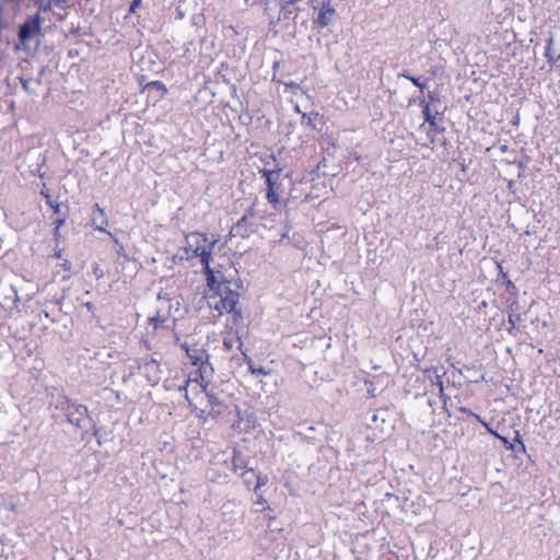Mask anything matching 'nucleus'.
Returning <instances> with one entry per match:
<instances>
[{
  "mask_svg": "<svg viewBox=\"0 0 560 560\" xmlns=\"http://www.w3.org/2000/svg\"><path fill=\"white\" fill-rule=\"evenodd\" d=\"M300 12L301 9L299 7L278 4L277 9H275L270 3L265 4V14L269 20V30L272 31L275 35H277L279 31H294L295 20Z\"/></svg>",
  "mask_w": 560,
  "mask_h": 560,
  "instance_id": "nucleus-4",
  "label": "nucleus"
},
{
  "mask_svg": "<svg viewBox=\"0 0 560 560\" xmlns=\"http://www.w3.org/2000/svg\"><path fill=\"white\" fill-rule=\"evenodd\" d=\"M315 428L313 425L307 427V431L313 432Z\"/></svg>",
  "mask_w": 560,
  "mask_h": 560,
  "instance_id": "nucleus-51",
  "label": "nucleus"
},
{
  "mask_svg": "<svg viewBox=\"0 0 560 560\" xmlns=\"http://www.w3.org/2000/svg\"><path fill=\"white\" fill-rule=\"evenodd\" d=\"M19 79L24 91L30 92V82L32 81V79H25L23 77H20Z\"/></svg>",
  "mask_w": 560,
  "mask_h": 560,
  "instance_id": "nucleus-34",
  "label": "nucleus"
},
{
  "mask_svg": "<svg viewBox=\"0 0 560 560\" xmlns=\"http://www.w3.org/2000/svg\"><path fill=\"white\" fill-rule=\"evenodd\" d=\"M253 232V222L250 220H246V217H242L235 224H233L230 233L233 234L234 236L247 238Z\"/></svg>",
  "mask_w": 560,
  "mask_h": 560,
  "instance_id": "nucleus-13",
  "label": "nucleus"
},
{
  "mask_svg": "<svg viewBox=\"0 0 560 560\" xmlns=\"http://www.w3.org/2000/svg\"><path fill=\"white\" fill-rule=\"evenodd\" d=\"M209 383L210 382L200 383L189 388L196 395L205 394L208 405L210 407V410L208 411V417L217 419L225 412L228 406L215 393L208 388Z\"/></svg>",
  "mask_w": 560,
  "mask_h": 560,
  "instance_id": "nucleus-5",
  "label": "nucleus"
},
{
  "mask_svg": "<svg viewBox=\"0 0 560 560\" xmlns=\"http://www.w3.org/2000/svg\"><path fill=\"white\" fill-rule=\"evenodd\" d=\"M205 412H206L205 410H200L199 418H202V417H203V415H205Z\"/></svg>",
  "mask_w": 560,
  "mask_h": 560,
  "instance_id": "nucleus-53",
  "label": "nucleus"
},
{
  "mask_svg": "<svg viewBox=\"0 0 560 560\" xmlns=\"http://www.w3.org/2000/svg\"><path fill=\"white\" fill-rule=\"evenodd\" d=\"M242 217H246V220H252L255 217V208L252 205Z\"/></svg>",
  "mask_w": 560,
  "mask_h": 560,
  "instance_id": "nucleus-32",
  "label": "nucleus"
},
{
  "mask_svg": "<svg viewBox=\"0 0 560 560\" xmlns=\"http://www.w3.org/2000/svg\"><path fill=\"white\" fill-rule=\"evenodd\" d=\"M474 419H476L478 422H480L487 429L488 432L500 438L505 444L508 443V440L505 438L498 435L479 415L475 413Z\"/></svg>",
  "mask_w": 560,
  "mask_h": 560,
  "instance_id": "nucleus-26",
  "label": "nucleus"
},
{
  "mask_svg": "<svg viewBox=\"0 0 560 560\" xmlns=\"http://www.w3.org/2000/svg\"><path fill=\"white\" fill-rule=\"evenodd\" d=\"M485 375H481L480 378L469 380V382L478 383L479 381H483Z\"/></svg>",
  "mask_w": 560,
  "mask_h": 560,
  "instance_id": "nucleus-48",
  "label": "nucleus"
},
{
  "mask_svg": "<svg viewBox=\"0 0 560 560\" xmlns=\"http://www.w3.org/2000/svg\"><path fill=\"white\" fill-rule=\"evenodd\" d=\"M231 469L234 472H243L246 471L248 468V459L243 456L242 452L238 448L233 450V455L231 458Z\"/></svg>",
  "mask_w": 560,
  "mask_h": 560,
  "instance_id": "nucleus-15",
  "label": "nucleus"
},
{
  "mask_svg": "<svg viewBox=\"0 0 560 560\" xmlns=\"http://www.w3.org/2000/svg\"><path fill=\"white\" fill-rule=\"evenodd\" d=\"M398 77L409 80L421 91H423L427 88L425 83L421 82L419 78L411 75L408 71H402V72L398 73Z\"/></svg>",
  "mask_w": 560,
  "mask_h": 560,
  "instance_id": "nucleus-23",
  "label": "nucleus"
},
{
  "mask_svg": "<svg viewBox=\"0 0 560 560\" xmlns=\"http://www.w3.org/2000/svg\"><path fill=\"white\" fill-rule=\"evenodd\" d=\"M278 67H279V61H275L273 66H272L273 70H276Z\"/></svg>",
  "mask_w": 560,
  "mask_h": 560,
  "instance_id": "nucleus-50",
  "label": "nucleus"
},
{
  "mask_svg": "<svg viewBox=\"0 0 560 560\" xmlns=\"http://www.w3.org/2000/svg\"><path fill=\"white\" fill-rule=\"evenodd\" d=\"M237 270L211 269L206 275L207 287L209 288L208 304L219 312L233 313L235 319L242 318V312L237 308L240 301L238 290L243 289V282L234 279Z\"/></svg>",
  "mask_w": 560,
  "mask_h": 560,
  "instance_id": "nucleus-1",
  "label": "nucleus"
},
{
  "mask_svg": "<svg viewBox=\"0 0 560 560\" xmlns=\"http://www.w3.org/2000/svg\"><path fill=\"white\" fill-rule=\"evenodd\" d=\"M458 411H459L460 413H464V415H466V416H468V417H471V418H474V416H475V412H474V411H471L470 409L466 408V407H459V408H458Z\"/></svg>",
  "mask_w": 560,
  "mask_h": 560,
  "instance_id": "nucleus-39",
  "label": "nucleus"
},
{
  "mask_svg": "<svg viewBox=\"0 0 560 560\" xmlns=\"http://www.w3.org/2000/svg\"><path fill=\"white\" fill-rule=\"evenodd\" d=\"M259 173L265 177L267 189H270V187H277L278 188V182L280 179V173L281 168H273V170H267L264 168L259 171Z\"/></svg>",
  "mask_w": 560,
  "mask_h": 560,
  "instance_id": "nucleus-16",
  "label": "nucleus"
},
{
  "mask_svg": "<svg viewBox=\"0 0 560 560\" xmlns=\"http://www.w3.org/2000/svg\"><path fill=\"white\" fill-rule=\"evenodd\" d=\"M70 275L63 276V280L69 279Z\"/></svg>",
  "mask_w": 560,
  "mask_h": 560,
  "instance_id": "nucleus-54",
  "label": "nucleus"
},
{
  "mask_svg": "<svg viewBox=\"0 0 560 560\" xmlns=\"http://www.w3.org/2000/svg\"><path fill=\"white\" fill-rule=\"evenodd\" d=\"M335 15L336 10L331 4V0H323L318 8L317 16L314 19L313 23L318 28L327 27L331 24Z\"/></svg>",
  "mask_w": 560,
  "mask_h": 560,
  "instance_id": "nucleus-9",
  "label": "nucleus"
},
{
  "mask_svg": "<svg viewBox=\"0 0 560 560\" xmlns=\"http://www.w3.org/2000/svg\"><path fill=\"white\" fill-rule=\"evenodd\" d=\"M364 385L366 387V393H368L369 397L374 398L376 396V387H375L374 382L370 381V380H366L364 382Z\"/></svg>",
  "mask_w": 560,
  "mask_h": 560,
  "instance_id": "nucleus-28",
  "label": "nucleus"
},
{
  "mask_svg": "<svg viewBox=\"0 0 560 560\" xmlns=\"http://www.w3.org/2000/svg\"><path fill=\"white\" fill-rule=\"evenodd\" d=\"M139 370L152 386L156 385L161 378L163 371L160 363L153 358H144L139 363Z\"/></svg>",
  "mask_w": 560,
  "mask_h": 560,
  "instance_id": "nucleus-8",
  "label": "nucleus"
},
{
  "mask_svg": "<svg viewBox=\"0 0 560 560\" xmlns=\"http://www.w3.org/2000/svg\"><path fill=\"white\" fill-rule=\"evenodd\" d=\"M66 222V215H61V217H58L56 220H55V225H56V230H58L61 225H63Z\"/></svg>",
  "mask_w": 560,
  "mask_h": 560,
  "instance_id": "nucleus-38",
  "label": "nucleus"
},
{
  "mask_svg": "<svg viewBox=\"0 0 560 560\" xmlns=\"http://www.w3.org/2000/svg\"><path fill=\"white\" fill-rule=\"evenodd\" d=\"M40 194L45 198L46 205L47 206H52V199H51V196L49 195V192L47 190H42Z\"/></svg>",
  "mask_w": 560,
  "mask_h": 560,
  "instance_id": "nucleus-37",
  "label": "nucleus"
},
{
  "mask_svg": "<svg viewBox=\"0 0 560 560\" xmlns=\"http://www.w3.org/2000/svg\"><path fill=\"white\" fill-rule=\"evenodd\" d=\"M187 242L194 241L195 247L197 246H208V244L211 242L207 234L200 233V232H194L186 236Z\"/></svg>",
  "mask_w": 560,
  "mask_h": 560,
  "instance_id": "nucleus-21",
  "label": "nucleus"
},
{
  "mask_svg": "<svg viewBox=\"0 0 560 560\" xmlns=\"http://www.w3.org/2000/svg\"><path fill=\"white\" fill-rule=\"evenodd\" d=\"M55 7V0H38L40 11L48 12Z\"/></svg>",
  "mask_w": 560,
  "mask_h": 560,
  "instance_id": "nucleus-27",
  "label": "nucleus"
},
{
  "mask_svg": "<svg viewBox=\"0 0 560 560\" xmlns=\"http://www.w3.org/2000/svg\"><path fill=\"white\" fill-rule=\"evenodd\" d=\"M553 46V36L550 34L549 37L546 40V47H545V57L547 58L548 63L550 67H552L557 61L560 60V55L555 56L552 51Z\"/></svg>",
  "mask_w": 560,
  "mask_h": 560,
  "instance_id": "nucleus-19",
  "label": "nucleus"
},
{
  "mask_svg": "<svg viewBox=\"0 0 560 560\" xmlns=\"http://www.w3.org/2000/svg\"><path fill=\"white\" fill-rule=\"evenodd\" d=\"M509 322L512 324V327H515V320L512 318V316H509Z\"/></svg>",
  "mask_w": 560,
  "mask_h": 560,
  "instance_id": "nucleus-49",
  "label": "nucleus"
},
{
  "mask_svg": "<svg viewBox=\"0 0 560 560\" xmlns=\"http://www.w3.org/2000/svg\"><path fill=\"white\" fill-rule=\"evenodd\" d=\"M56 214H60V205L52 200V206H49Z\"/></svg>",
  "mask_w": 560,
  "mask_h": 560,
  "instance_id": "nucleus-41",
  "label": "nucleus"
},
{
  "mask_svg": "<svg viewBox=\"0 0 560 560\" xmlns=\"http://www.w3.org/2000/svg\"><path fill=\"white\" fill-rule=\"evenodd\" d=\"M42 33V19L39 13L28 16L20 26L18 37L22 44H26L35 35Z\"/></svg>",
  "mask_w": 560,
  "mask_h": 560,
  "instance_id": "nucleus-7",
  "label": "nucleus"
},
{
  "mask_svg": "<svg viewBox=\"0 0 560 560\" xmlns=\"http://www.w3.org/2000/svg\"><path fill=\"white\" fill-rule=\"evenodd\" d=\"M267 201L272 205L273 208H278L280 205L279 195L277 192V187H270V189H267L266 195Z\"/></svg>",
  "mask_w": 560,
  "mask_h": 560,
  "instance_id": "nucleus-22",
  "label": "nucleus"
},
{
  "mask_svg": "<svg viewBox=\"0 0 560 560\" xmlns=\"http://www.w3.org/2000/svg\"><path fill=\"white\" fill-rule=\"evenodd\" d=\"M141 0H132L129 7V13H135L136 10L140 7Z\"/></svg>",
  "mask_w": 560,
  "mask_h": 560,
  "instance_id": "nucleus-35",
  "label": "nucleus"
},
{
  "mask_svg": "<svg viewBox=\"0 0 560 560\" xmlns=\"http://www.w3.org/2000/svg\"><path fill=\"white\" fill-rule=\"evenodd\" d=\"M218 243V240H211L208 246H197L192 249V254L189 257H199L201 265L203 266L205 276L208 273V270H211L210 260L212 250Z\"/></svg>",
  "mask_w": 560,
  "mask_h": 560,
  "instance_id": "nucleus-10",
  "label": "nucleus"
},
{
  "mask_svg": "<svg viewBox=\"0 0 560 560\" xmlns=\"http://www.w3.org/2000/svg\"><path fill=\"white\" fill-rule=\"evenodd\" d=\"M506 283H508V287H509V285L514 287V284L512 283V281H511V280H509V279H508Z\"/></svg>",
  "mask_w": 560,
  "mask_h": 560,
  "instance_id": "nucleus-52",
  "label": "nucleus"
},
{
  "mask_svg": "<svg viewBox=\"0 0 560 560\" xmlns=\"http://www.w3.org/2000/svg\"><path fill=\"white\" fill-rule=\"evenodd\" d=\"M255 477H256V485L253 489L254 493L255 494H258V491H260V488L266 486L268 483V476L266 475H261V474H256L255 472Z\"/></svg>",
  "mask_w": 560,
  "mask_h": 560,
  "instance_id": "nucleus-25",
  "label": "nucleus"
},
{
  "mask_svg": "<svg viewBox=\"0 0 560 560\" xmlns=\"http://www.w3.org/2000/svg\"><path fill=\"white\" fill-rule=\"evenodd\" d=\"M424 122L428 124L427 135L430 138V142L432 144H436L441 142L443 145L446 143V140L440 139V135L445 132V127L440 125L438 121L439 116H443V113L435 114L430 112V107L428 105L424 106V110H422Z\"/></svg>",
  "mask_w": 560,
  "mask_h": 560,
  "instance_id": "nucleus-6",
  "label": "nucleus"
},
{
  "mask_svg": "<svg viewBox=\"0 0 560 560\" xmlns=\"http://www.w3.org/2000/svg\"><path fill=\"white\" fill-rule=\"evenodd\" d=\"M192 249H194V248H192V245H191V244H189L187 247H185L186 258H187V259H189V258H190V257H188V256H190V255L192 254Z\"/></svg>",
  "mask_w": 560,
  "mask_h": 560,
  "instance_id": "nucleus-44",
  "label": "nucleus"
},
{
  "mask_svg": "<svg viewBox=\"0 0 560 560\" xmlns=\"http://www.w3.org/2000/svg\"><path fill=\"white\" fill-rule=\"evenodd\" d=\"M509 448L514 450V445L510 444Z\"/></svg>",
  "mask_w": 560,
  "mask_h": 560,
  "instance_id": "nucleus-55",
  "label": "nucleus"
},
{
  "mask_svg": "<svg viewBox=\"0 0 560 560\" xmlns=\"http://www.w3.org/2000/svg\"><path fill=\"white\" fill-rule=\"evenodd\" d=\"M419 105L424 110V106L428 105L430 107L431 113L441 114V95L439 91H429L428 92V101L424 98L419 100Z\"/></svg>",
  "mask_w": 560,
  "mask_h": 560,
  "instance_id": "nucleus-14",
  "label": "nucleus"
},
{
  "mask_svg": "<svg viewBox=\"0 0 560 560\" xmlns=\"http://www.w3.org/2000/svg\"><path fill=\"white\" fill-rule=\"evenodd\" d=\"M55 7L61 10L69 8L68 0H55Z\"/></svg>",
  "mask_w": 560,
  "mask_h": 560,
  "instance_id": "nucleus-33",
  "label": "nucleus"
},
{
  "mask_svg": "<svg viewBox=\"0 0 560 560\" xmlns=\"http://www.w3.org/2000/svg\"><path fill=\"white\" fill-rule=\"evenodd\" d=\"M248 474H252L255 476V470L254 469H247L246 471H243V472H240L241 477L244 479V483L249 487L252 485V479H248L247 478V475Z\"/></svg>",
  "mask_w": 560,
  "mask_h": 560,
  "instance_id": "nucleus-30",
  "label": "nucleus"
},
{
  "mask_svg": "<svg viewBox=\"0 0 560 560\" xmlns=\"http://www.w3.org/2000/svg\"><path fill=\"white\" fill-rule=\"evenodd\" d=\"M515 442H517L520 444L521 450L523 452H525V445H524V443H523V441H522V439H521L518 433H516Z\"/></svg>",
  "mask_w": 560,
  "mask_h": 560,
  "instance_id": "nucleus-42",
  "label": "nucleus"
},
{
  "mask_svg": "<svg viewBox=\"0 0 560 560\" xmlns=\"http://www.w3.org/2000/svg\"><path fill=\"white\" fill-rule=\"evenodd\" d=\"M257 497V500H256V504L260 505L264 510H267V509H270L267 500L264 498L262 493L260 491H258V494H256Z\"/></svg>",
  "mask_w": 560,
  "mask_h": 560,
  "instance_id": "nucleus-29",
  "label": "nucleus"
},
{
  "mask_svg": "<svg viewBox=\"0 0 560 560\" xmlns=\"http://www.w3.org/2000/svg\"><path fill=\"white\" fill-rule=\"evenodd\" d=\"M61 268L67 271V272H70L71 270V262L68 260V259H63V262L60 264Z\"/></svg>",
  "mask_w": 560,
  "mask_h": 560,
  "instance_id": "nucleus-40",
  "label": "nucleus"
},
{
  "mask_svg": "<svg viewBox=\"0 0 560 560\" xmlns=\"http://www.w3.org/2000/svg\"><path fill=\"white\" fill-rule=\"evenodd\" d=\"M94 275L97 279L103 277V270L100 269L97 266L94 268Z\"/></svg>",
  "mask_w": 560,
  "mask_h": 560,
  "instance_id": "nucleus-45",
  "label": "nucleus"
},
{
  "mask_svg": "<svg viewBox=\"0 0 560 560\" xmlns=\"http://www.w3.org/2000/svg\"><path fill=\"white\" fill-rule=\"evenodd\" d=\"M49 408L52 410V418L63 417L69 424L80 430L91 428L92 434L97 438L100 429L90 417L85 405L69 398L62 393H58L57 395H51Z\"/></svg>",
  "mask_w": 560,
  "mask_h": 560,
  "instance_id": "nucleus-3",
  "label": "nucleus"
},
{
  "mask_svg": "<svg viewBox=\"0 0 560 560\" xmlns=\"http://www.w3.org/2000/svg\"><path fill=\"white\" fill-rule=\"evenodd\" d=\"M158 300L159 302L161 303V307L166 305L167 307V313L166 314H161V308H159L158 313L155 316H152L149 318V325L152 326V328L154 330H156L158 328L160 327H163L164 324L167 322L168 319V315L171 313V308H172V303H171V300L168 298H165L163 296L161 293L158 295Z\"/></svg>",
  "mask_w": 560,
  "mask_h": 560,
  "instance_id": "nucleus-11",
  "label": "nucleus"
},
{
  "mask_svg": "<svg viewBox=\"0 0 560 560\" xmlns=\"http://www.w3.org/2000/svg\"><path fill=\"white\" fill-rule=\"evenodd\" d=\"M83 305L89 312H94V304L92 302H85Z\"/></svg>",
  "mask_w": 560,
  "mask_h": 560,
  "instance_id": "nucleus-43",
  "label": "nucleus"
},
{
  "mask_svg": "<svg viewBox=\"0 0 560 560\" xmlns=\"http://www.w3.org/2000/svg\"><path fill=\"white\" fill-rule=\"evenodd\" d=\"M235 345H237V349L243 354V352L245 351L243 350V341L238 335H236L235 337H225L223 339V348L226 351H231L235 347Z\"/></svg>",
  "mask_w": 560,
  "mask_h": 560,
  "instance_id": "nucleus-20",
  "label": "nucleus"
},
{
  "mask_svg": "<svg viewBox=\"0 0 560 560\" xmlns=\"http://www.w3.org/2000/svg\"><path fill=\"white\" fill-rule=\"evenodd\" d=\"M107 234L113 238L115 244V252L119 257L125 258L126 260L129 259L128 255L125 252L124 245L119 242V240L112 233L107 232Z\"/></svg>",
  "mask_w": 560,
  "mask_h": 560,
  "instance_id": "nucleus-24",
  "label": "nucleus"
},
{
  "mask_svg": "<svg viewBox=\"0 0 560 560\" xmlns=\"http://www.w3.org/2000/svg\"><path fill=\"white\" fill-rule=\"evenodd\" d=\"M182 350L185 351L189 363L196 368L195 373H190L184 384L178 387L179 390L184 392V396L188 406L191 409H196V405L189 397V387L198 385L200 383L210 382L214 375V368L210 362V354L203 346L197 343L189 345L188 342L180 343Z\"/></svg>",
  "mask_w": 560,
  "mask_h": 560,
  "instance_id": "nucleus-2",
  "label": "nucleus"
},
{
  "mask_svg": "<svg viewBox=\"0 0 560 560\" xmlns=\"http://www.w3.org/2000/svg\"><path fill=\"white\" fill-rule=\"evenodd\" d=\"M55 257H56L57 259H60V262H63V259H65V258H62V252H61V249H59V250L55 252Z\"/></svg>",
  "mask_w": 560,
  "mask_h": 560,
  "instance_id": "nucleus-47",
  "label": "nucleus"
},
{
  "mask_svg": "<svg viewBox=\"0 0 560 560\" xmlns=\"http://www.w3.org/2000/svg\"><path fill=\"white\" fill-rule=\"evenodd\" d=\"M266 3H270V5L275 9H277V5L279 4V0H266Z\"/></svg>",
  "mask_w": 560,
  "mask_h": 560,
  "instance_id": "nucleus-46",
  "label": "nucleus"
},
{
  "mask_svg": "<svg viewBox=\"0 0 560 560\" xmlns=\"http://www.w3.org/2000/svg\"><path fill=\"white\" fill-rule=\"evenodd\" d=\"M312 115H313V113H311V114H303V116H302V124H305L307 126H312Z\"/></svg>",
  "mask_w": 560,
  "mask_h": 560,
  "instance_id": "nucleus-36",
  "label": "nucleus"
},
{
  "mask_svg": "<svg viewBox=\"0 0 560 560\" xmlns=\"http://www.w3.org/2000/svg\"><path fill=\"white\" fill-rule=\"evenodd\" d=\"M428 373H433V380H432V384L433 385H436V387L439 388V397L441 398V400L443 401L444 405H446L447 402V399H448V396L445 394L444 392V386H443V381H442V375L438 373V369L436 368H430L427 370Z\"/></svg>",
  "mask_w": 560,
  "mask_h": 560,
  "instance_id": "nucleus-17",
  "label": "nucleus"
},
{
  "mask_svg": "<svg viewBox=\"0 0 560 560\" xmlns=\"http://www.w3.org/2000/svg\"><path fill=\"white\" fill-rule=\"evenodd\" d=\"M91 225L94 230H97L100 232H104L107 234V225H108V218L105 212V210L98 205L95 203L92 209L91 213Z\"/></svg>",
  "mask_w": 560,
  "mask_h": 560,
  "instance_id": "nucleus-12",
  "label": "nucleus"
},
{
  "mask_svg": "<svg viewBox=\"0 0 560 560\" xmlns=\"http://www.w3.org/2000/svg\"><path fill=\"white\" fill-rule=\"evenodd\" d=\"M149 86H153L155 88L156 90H160L162 91L163 93H166V88H165V84L162 83L161 81H152L148 84Z\"/></svg>",
  "mask_w": 560,
  "mask_h": 560,
  "instance_id": "nucleus-31",
  "label": "nucleus"
},
{
  "mask_svg": "<svg viewBox=\"0 0 560 560\" xmlns=\"http://www.w3.org/2000/svg\"><path fill=\"white\" fill-rule=\"evenodd\" d=\"M243 360L246 363L250 374H253L255 376H259V375L266 376V375L270 374V370H267L264 366H256L254 361L252 360V358L246 352H243Z\"/></svg>",
  "mask_w": 560,
  "mask_h": 560,
  "instance_id": "nucleus-18",
  "label": "nucleus"
}]
</instances>
